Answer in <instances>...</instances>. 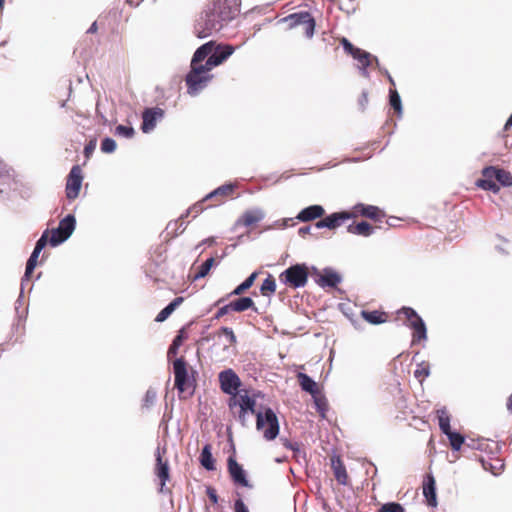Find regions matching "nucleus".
<instances>
[{"label":"nucleus","instance_id":"f257e3e1","mask_svg":"<svg viewBox=\"0 0 512 512\" xmlns=\"http://www.w3.org/2000/svg\"><path fill=\"white\" fill-rule=\"evenodd\" d=\"M219 381L221 390L225 394L231 395L228 402L230 410L239 407L238 421L242 426L247 425V415L254 414L256 416V428L259 431L263 430V437L267 441H272L279 435V421L275 412L270 407H266L264 411H256L255 400L248 394L238 393L241 381L232 369L221 371Z\"/></svg>","mask_w":512,"mask_h":512},{"label":"nucleus","instance_id":"f03ea898","mask_svg":"<svg viewBox=\"0 0 512 512\" xmlns=\"http://www.w3.org/2000/svg\"><path fill=\"white\" fill-rule=\"evenodd\" d=\"M240 4V0H213L197 20L195 35L204 39L221 31L239 14Z\"/></svg>","mask_w":512,"mask_h":512},{"label":"nucleus","instance_id":"7ed1b4c3","mask_svg":"<svg viewBox=\"0 0 512 512\" xmlns=\"http://www.w3.org/2000/svg\"><path fill=\"white\" fill-rule=\"evenodd\" d=\"M213 79L211 70L204 65H190V71L185 77L187 93L197 96Z\"/></svg>","mask_w":512,"mask_h":512},{"label":"nucleus","instance_id":"20e7f679","mask_svg":"<svg viewBox=\"0 0 512 512\" xmlns=\"http://www.w3.org/2000/svg\"><path fill=\"white\" fill-rule=\"evenodd\" d=\"M309 276V268L305 263L291 265L284 270L279 279L285 285L294 289L304 287Z\"/></svg>","mask_w":512,"mask_h":512},{"label":"nucleus","instance_id":"39448f33","mask_svg":"<svg viewBox=\"0 0 512 512\" xmlns=\"http://www.w3.org/2000/svg\"><path fill=\"white\" fill-rule=\"evenodd\" d=\"M76 228V218L73 214L66 215L60 220L58 227L50 231L49 244L57 247L70 238Z\"/></svg>","mask_w":512,"mask_h":512},{"label":"nucleus","instance_id":"423d86ee","mask_svg":"<svg viewBox=\"0 0 512 512\" xmlns=\"http://www.w3.org/2000/svg\"><path fill=\"white\" fill-rule=\"evenodd\" d=\"M397 313L406 317V326L413 330V342L427 339L426 324L413 308L404 306Z\"/></svg>","mask_w":512,"mask_h":512},{"label":"nucleus","instance_id":"0eeeda50","mask_svg":"<svg viewBox=\"0 0 512 512\" xmlns=\"http://www.w3.org/2000/svg\"><path fill=\"white\" fill-rule=\"evenodd\" d=\"M341 45H342L344 51L347 54L351 55L358 62V68H359L360 74L365 78H369L370 73L368 71V67H370V65H371L372 54L365 50H362L358 47H355L345 37H343L341 39Z\"/></svg>","mask_w":512,"mask_h":512},{"label":"nucleus","instance_id":"6e6552de","mask_svg":"<svg viewBox=\"0 0 512 512\" xmlns=\"http://www.w3.org/2000/svg\"><path fill=\"white\" fill-rule=\"evenodd\" d=\"M281 23H288V28L293 29L299 25L305 26V36L311 39L314 36L316 22L308 11H299L280 19Z\"/></svg>","mask_w":512,"mask_h":512},{"label":"nucleus","instance_id":"1a4fd4ad","mask_svg":"<svg viewBox=\"0 0 512 512\" xmlns=\"http://www.w3.org/2000/svg\"><path fill=\"white\" fill-rule=\"evenodd\" d=\"M235 51V48L229 44H219L214 46L211 55L205 61V66L212 70L214 67L221 65L227 60Z\"/></svg>","mask_w":512,"mask_h":512},{"label":"nucleus","instance_id":"9d476101","mask_svg":"<svg viewBox=\"0 0 512 512\" xmlns=\"http://www.w3.org/2000/svg\"><path fill=\"white\" fill-rule=\"evenodd\" d=\"M82 181V170L79 165H74L68 174L65 188L66 197L69 200H74L78 197Z\"/></svg>","mask_w":512,"mask_h":512},{"label":"nucleus","instance_id":"9b49d317","mask_svg":"<svg viewBox=\"0 0 512 512\" xmlns=\"http://www.w3.org/2000/svg\"><path fill=\"white\" fill-rule=\"evenodd\" d=\"M355 217V213L349 211L334 212L316 222L315 226L318 229L327 228L335 230L340 227L346 220Z\"/></svg>","mask_w":512,"mask_h":512},{"label":"nucleus","instance_id":"f8f14e48","mask_svg":"<svg viewBox=\"0 0 512 512\" xmlns=\"http://www.w3.org/2000/svg\"><path fill=\"white\" fill-rule=\"evenodd\" d=\"M155 456V474L160 480L159 492L162 494L170 493V490L165 487L166 482L169 481L170 479V469L168 460H163L160 447H157Z\"/></svg>","mask_w":512,"mask_h":512},{"label":"nucleus","instance_id":"ddd939ff","mask_svg":"<svg viewBox=\"0 0 512 512\" xmlns=\"http://www.w3.org/2000/svg\"><path fill=\"white\" fill-rule=\"evenodd\" d=\"M227 468L230 474V477L235 485L241 487L250 488L251 485L247 479L246 471L243 469L242 465H240L234 456H229L227 459Z\"/></svg>","mask_w":512,"mask_h":512},{"label":"nucleus","instance_id":"4468645a","mask_svg":"<svg viewBox=\"0 0 512 512\" xmlns=\"http://www.w3.org/2000/svg\"><path fill=\"white\" fill-rule=\"evenodd\" d=\"M164 114V110L159 107L146 108L142 113V132H152L155 129L157 122L163 119Z\"/></svg>","mask_w":512,"mask_h":512},{"label":"nucleus","instance_id":"2eb2a0df","mask_svg":"<svg viewBox=\"0 0 512 512\" xmlns=\"http://www.w3.org/2000/svg\"><path fill=\"white\" fill-rule=\"evenodd\" d=\"M175 387L179 392H184L188 383L187 364L183 357L176 358L173 362Z\"/></svg>","mask_w":512,"mask_h":512},{"label":"nucleus","instance_id":"dca6fc26","mask_svg":"<svg viewBox=\"0 0 512 512\" xmlns=\"http://www.w3.org/2000/svg\"><path fill=\"white\" fill-rule=\"evenodd\" d=\"M235 188L236 186L232 183L223 184L203 197V201L214 200L215 204L210 205V207L218 206L233 194Z\"/></svg>","mask_w":512,"mask_h":512},{"label":"nucleus","instance_id":"f3484780","mask_svg":"<svg viewBox=\"0 0 512 512\" xmlns=\"http://www.w3.org/2000/svg\"><path fill=\"white\" fill-rule=\"evenodd\" d=\"M342 280L341 274L331 267H325L322 270V276L316 278V284L321 288H335Z\"/></svg>","mask_w":512,"mask_h":512},{"label":"nucleus","instance_id":"a211bd4d","mask_svg":"<svg viewBox=\"0 0 512 512\" xmlns=\"http://www.w3.org/2000/svg\"><path fill=\"white\" fill-rule=\"evenodd\" d=\"M325 214V210L321 205L314 204L303 208L296 216V219L301 222L313 221L321 218Z\"/></svg>","mask_w":512,"mask_h":512},{"label":"nucleus","instance_id":"6ab92c4d","mask_svg":"<svg viewBox=\"0 0 512 512\" xmlns=\"http://www.w3.org/2000/svg\"><path fill=\"white\" fill-rule=\"evenodd\" d=\"M215 46V41L211 40L196 49L194 52L190 65H204V61L211 55Z\"/></svg>","mask_w":512,"mask_h":512},{"label":"nucleus","instance_id":"aec40b11","mask_svg":"<svg viewBox=\"0 0 512 512\" xmlns=\"http://www.w3.org/2000/svg\"><path fill=\"white\" fill-rule=\"evenodd\" d=\"M265 217V213L260 208H255L251 210H247L243 213V215L237 220V225H243L245 227L252 226L260 221H262Z\"/></svg>","mask_w":512,"mask_h":512},{"label":"nucleus","instance_id":"412c9836","mask_svg":"<svg viewBox=\"0 0 512 512\" xmlns=\"http://www.w3.org/2000/svg\"><path fill=\"white\" fill-rule=\"evenodd\" d=\"M352 213H355V216L361 215L372 220H379L381 216H383L381 214V210L377 206L367 205L363 203H357L353 207Z\"/></svg>","mask_w":512,"mask_h":512},{"label":"nucleus","instance_id":"4be33fe9","mask_svg":"<svg viewBox=\"0 0 512 512\" xmlns=\"http://www.w3.org/2000/svg\"><path fill=\"white\" fill-rule=\"evenodd\" d=\"M423 495L426 498L427 504L431 507L437 506L436 484L432 475L426 477L423 485Z\"/></svg>","mask_w":512,"mask_h":512},{"label":"nucleus","instance_id":"5701e85b","mask_svg":"<svg viewBox=\"0 0 512 512\" xmlns=\"http://www.w3.org/2000/svg\"><path fill=\"white\" fill-rule=\"evenodd\" d=\"M347 232L353 235L369 237L375 232V227L366 221H361L348 225Z\"/></svg>","mask_w":512,"mask_h":512},{"label":"nucleus","instance_id":"b1692460","mask_svg":"<svg viewBox=\"0 0 512 512\" xmlns=\"http://www.w3.org/2000/svg\"><path fill=\"white\" fill-rule=\"evenodd\" d=\"M331 467L333 469V473L337 482L341 485H346L348 475L343 462L338 456H333L331 458Z\"/></svg>","mask_w":512,"mask_h":512},{"label":"nucleus","instance_id":"393cba45","mask_svg":"<svg viewBox=\"0 0 512 512\" xmlns=\"http://www.w3.org/2000/svg\"><path fill=\"white\" fill-rule=\"evenodd\" d=\"M297 378L300 384V387L303 391L311 394L313 397L318 395V385L317 383L306 373L299 372L297 374Z\"/></svg>","mask_w":512,"mask_h":512},{"label":"nucleus","instance_id":"a878e982","mask_svg":"<svg viewBox=\"0 0 512 512\" xmlns=\"http://www.w3.org/2000/svg\"><path fill=\"white\" fill-rule=\"evenodd\" d=\"M230 303L231 308L233 309L234 312H243L248 309H252L253 311L258 312V309L255 306L253 299L248 296L237 298L231 301Z\"/></svg>","mask_w":512,"mask_h":512},{"label":"nucleus","instance_id":"bb28decb","mask_svg":"<svg viewBox=\"0 0 512 512\" xmlns=\"http://www.w3.org/2000/svg\"><path fill=\"white\" fill-rule=\"evenodd\" d=\"M199 461H200V464L207 471H214L216 469L215 459L213 458L210 444H206L202 448L200 456H199Z\"/></svg>","mask_w":512,"mask_h":512},{"label":"nucleus","instance_id":"cd10ccee","mask_svg":"<svg viewBox=\"0 0 512 512\" xmlns=\"http://www.w3.org/2000/svg\"><path fill=\"white\" fill-rule=\"evenodd\" d=\"M13 172L7 164L4 163L2 159H0V193L3 194L6 192L7 187L9 186L12 180Z\"/></svg>","mask_w":512,"mask_h":512},{"label":"nucleus","instance_id":"c85d7f7f","mask_svg":"<svg viewBox=\"0 0 512 512\" xmlns=\"http://www.w3.org/2000/svg\"><path fill=\"white\" fill-rule=\"evenodd\" d=\"M437 418H438L439 428L443 434L448 436V435H450V433L454 432L451 430L450 415L445 407L437 410Z\"/></svg>","mask_w":512,"mask_h":512},{"label":"nucleus","instance_id":"c756f323","mask_svg":"<svg viewBox=\"0 0 512 512\" xmlns=\"http://www.w3.org/2000/svg\"><path fill=\"white\" fill-rule=\"evenodd\" d=\"M184 218L185 216L182 214L178 220L170 221L166 226L167 235L174 238L182 234L186 229Z\"/></svg>","mask_w":512,"mask_h":512},{"label":"nucleus","instance_id":"7c9ffc66","mask_svg":"<svg viewBox=\"0 0 512 512\" xmlns=\"http://www.w3.org/2000/svg\"><path fill=\"white\" fill-rule=\"evenodd\" d=\"M361 315L368 323L373 324V325L382 324L386 321L385 313L380 312L378 310H373V311L362 310Z\"/></svg>","mask_w":512,"mask_h":512},{"label":"nucleus","instance_id":"2f4dec72","mask_svg":"<svg viewBox=\"0 0 512 512\" xmlns=\"http://www.w3.org/2000/svg\"><path fill=\"white\" fill-rule=\"evenodd\" d=\"M257 272L251 273L241 284H239L230 294L229 296H240L246 290H248L254 284L255 279L257 278Z\"/></svg>","mask_w":512,"mask_h":512},{"label":"nucleus","instance_id":"473e14b6","mask_svg":"<svg viewBox=\"0 0 512 512\" xmlns=\"http://www.w3.org/2000/svg\"><path fill=\"white\" fill-rule=\"evenodd\" d=\"M187 338V335L184 331V328H182L178 334L173 339L169 349H168V357L172 355H176L178 353L179 347L182 345L183 341Z\"/></svg>","mask_w":512,"mask_h":512},{"label":"nucleus","instance_id":"72a5a7b5","mask_svg":"<svg viewBox=\"0 0 512 512\" xmlns=\"http://www.w3.org/2000/svg\"><path fill=\"white\" fill-rule=\"evenodd\" d=\"M215 265V258L209 257L206 259L198 268V271L196 272L194 276V280H198L201 278H204L208 273L210 272L211 268Z\"/></svg>","mask_w":512,"mask_h":512},{"label":"nucleus","instance_id":"f704fd0d","mask_svg":"<svg viewBox=\"0 0 512 512\" xmlns=\"http://www.w3.org/2000/svg\"><path fill=\"white\" fill-rule=\"evenodd\" d=\"M495 180L503 187H510L512 185V175L504 169L497 168Z\"/></svg>","mask_w":512,"mask_h":512},{"label":"nucleus","instance_id":"c9c22d12","mask_svg":"<svg viewBox=\"0 0 512 512\" xmlns=\"http://www.w3.org/2000/svg\"><path fill=\"white\" fill-rule=\"evenodd\" d=\"M450 442V446L453 451H459L462 447V445L465 444V437L459 433L454 431L453 433H450V435L447 436Z\"/></svg>","mask_w":512,"mask_h":512},{"label":"nucleus","instance_id":"e433bc0d","mask_svg":"<svg viewBox=\"0 0 512 512\" xmlns=\"http://www.w3.org/2000/svg\"><path fill=\"white\" fill-rule=\"evenodd\" d=\"M389 104L398 113L402 114V101L399 93L396 90L390 89L389 91Z\"/></svg>","mask_w":512,"mask_h":512},{"label":"nucleus","instance_id":"4c0bfd02","mask_svg":"<svg viewBox=\"0 0 512 512\" xmlns=\"http://www.w3.org/2000/svg\"><path fill=\"white\" fill-rule=\"evenodd\" d=\"M276 290V281L271 276L268 275V277L262 282V285L260 287V291L263 295L273 294Z\"/></svg>","mask_w":512,"mask_h":512},{"label":"nucleus","instance_id":"58836bf2","mask_svg":"<svg viewBox=\"0 0 512 512\" xmlns=\"http://www.w3.org/2000/svg\"><path fill=\"white\" fill-rule=\"evenodd\" d=\"M429 375H430L429 363L422 361L421 363L417 364V367L414 371L415 378L422 381L423 379L427 378Z\"/></svg>","mask_w":512,"mask_h":512},{"label":"nucleus","instance_id":"ea45409f","mask_svg":"<svg viewBox=\"0 0 512 512\" xmlns=\"http://www.w3.org/2000/svg\"><path fill=\"white\" fill-rule=\"evenodd\" d=\"M476 185L477 187L483 189V190H486V191H491L493 193H498L499 190H500V187L499 185L493 181V180H481V179H478L476 181Z\"/></svg>","mask_w":512,"mask_h":512},{"label":"nucleus","instance_id":"a19ab883","mask_svg":"<svg viewBox=\"0 0 512 512\" xmlns=\"http://www.w3.org/2000/svg\"><path fill=\"white\" fill-rule=\"evenodd\" d=\"M49 233L50 230L46 229L43 231L40 238L36 241L35 247L33 249V252H36L38 254L41 253V251L46 247V245L49 243Z\"/></svg>","mask_w":512,"mask_h":512},{"label":"nucleus","instance_id":"79ce46f5","mask_svg":"<svg viewBox=\"0 0 512 512\" xmlns=\"http://www.w3.org/2000/svg\"><path fill=\"white\" fill-rule=\"evenodd\" d=\"M115 134L127 139H130L134 136L135 130L132 126L118 125L115 128Z\"/></svg>","mask_w":512,"mask_h":512},{"label":"nucleus","instance_id":"37998d69","mask_svg":"<svg viewBox=\"0 0 512 512\" xmlns=\"http://www.w3.org/2000/svg\"><path fill=\"white\" fill-rule=\"evenodd\" d=\"M117 144L113 138L105 137L101 142V151L103 153H113L116 150Z\"/></svg>","mask_w":512,"mask_h":512},{"label":"nucleus","instance_id":"c03bdc74","mask_svg":"<svg viewBox=\"0 0 512 512\" xmlns=\"http://www.w3.org/2000/svg\"><path fill=\"white\" fill-rule=\"evenodd\" d=\"M379 512H405L402 504L398 502H388L381 506Z\"/></svg>","mask_w":512,"mask_h":512},{"label":"nucleus","instance_id":"a18cd8bd","mask_svg":"<svg viewBox=\"0 0 512 512\" xmlns=\"http://www.w3.org/2000/svg\"><path fill=\"white\" fill-rule=\"evenodd\" d=\"M219 336L223 334L229 344H235L237 342L236 335L234 334L232 328L229 327H221L217 333Z\"/></svg>","mask_w":512,"mask_h":512},{"label":"nucleus","instance_id":"49530a36","mask_svg":"<svg viewBox=\"0 0 512 512\" xmlns=\"http://www.w3.org/2000/svg\"><path fill=\"white\" fill-rule=\"evenodd\" d=\"M314 398V404L316 407V410L319 412L322 418L325 417V413L327 410V402L324 397H318L317 395Z\"/></svg>","mask_w":512,"mask_h":512},{"label":"nucleus","instance_id":"de8ad7c7","mask_svg":"<svg viewBox=\"0 0 512 512\" xmlns=\"http://www.w3.org/2000/svg\"><path fill=\"white\" fill-rule=\"evenodd\" d=\"M157 398V393L154 389L150 388L146 391L144 399H143V406L148 408L152 406Z\"/></svg>","mask_w":512,"mask_h":512},{"label":"nucleus","instance_id":"09e8293b","mask_svg":"<svg viewBox=\"0 0 512 512\" xmlns=\"http://www.w3.org/2000/svg\"><path fill=\"white\" fill-rule=\"evenodd\" d=\"M206 201H203V198L196 202L195 204H193L187 211L185 214H183L185 217H187L190 213H194V216L198 215L199 213H201L205 207H204V203Z\"/></svg>","mask_w":512,"mask_h":512},{"label":"nucleus","instance_id":"8fccbe9b","mask_svg":"<svg viewBox=\"0 0 512 512\" xmlns=\"http://www.w3.org/2000/svg\"><path fill=\"white\" fill-rule=\"evenodd\" d=\"M496 170L497 168L494 166H487L482 170V176L481 180H493L496 176Z\"/></svg>","mask_w":512,"mask_h":512},{"label":"nucleus","instance_id":"3c124183","mask_svg":"<svg viewBox=\"0 0 512 512\" xmlns=\"http://www.w3.org/2000/svg\"><path fill=\"white\" fill-rule=\"evenodd\" d=\"M173 313V309L167 305L164 307L156 316L155 321L156 322H163L165 321L171 314Z\"/></svg>","mask_w":512,"mask_h":512},{"label":"nucleus","instance_id":"603ef678","mask_svg":"<svg viewBox=\"0 0 512 512\" xmlns=\"http://www.w3.org/2000/svg\"><path fill=\"white\" fill-rule=\"evenodd\" d=\"M234 512H249L248 507L241 498L234 501Z\"/></svg>","mask_w":512,"mask_h":512},{"label":"nucleus","instance_id":"864d4df0","mask_svg":"<svg viewBox=\"0 0 512 512\" xmlns=\"http://www.w3.org/2000/svg\"><path fill=\"white\" fill-rule=\"evenodd\" d=\"M206 494L208 496V498L210 499V501L213 503V504H217L218 503V495H217V492L215 490V488L211 487V486H207L206 487Z\"/></svg>","mask_w":512,"mask_h":512},{"label":"nucleus","instance_id":"5fc2aeb1","mask_svg":"<svg viewBox=\"0 0 512 512\" xmlns=\"http://www.w3.org/2000/svg\"><path fill=\"white\" fill-rule=\"evenodd\" d=\"M39 255L40 254L32 251L30 257L28 258V260L26 262V266L29 267V270L30 269L35 270V267L37 265V260H38Z\"/></svg>","mask_w":512,"mask_h":512},{"label":"nucleus","instance_id":"6e6d98bb","mask_svg":"<svg viewBox=\"0 0 512 512\" xmlns=\"http://www.w3.org/2000/svg\"><path fill=\"white\" fill-rule=\"evenodd\" d=\"M233 311V309L231 308V303L229 302L228 304L222 306L221 308H219V310L217 311V313L215 314V319H219L221 317H223L224 315L228 314L229 312Z\"/></svg>","mask_w":512,"mask_h":512},{"label":"nucleus","instance_id":"4d7b16f0","mask_svg":"<svg viewBox=\"0 0 512 512\" xmlns=\"http://www.w3.org/2000/svg\"><path fill=\"white\" fill-rule=\"evenodd\" d=\"M305 452H303L300 448V444L293 450V457L296 459L297 462H301L302 460L305 461Z\"/></svg>","mask_w":512,"mask_h":512},{"label":"nucleus","instance_id":"13d9d810","mask_svg":"<svg viewBox=\"0 0 512 512\" xmlns=\"http://www.w3.org/2000/svg\"><path fill=\"white\" fill-rule=\"evenodd\" d=\"M96 147L95 141H90L88 144L84 147V155L86 158H89L91 154L93 153L94 149Z\"/></svg>","mask_w":512,"mask_h":512},{"label":"nucleus","instance_id":"bf43d9fd","mask_svg":"<svg viewBox=\"0 0 512 512\" xmlns=\"http://www.w3.org/2000/svg\"><path fill=\"white\" fill-rule=\"evenodd\" d=\"M280 441L282 442V445H283L285 448H287V449H289V450H292V451H293V450H294V449L299 445V443H298V442H292V441H290L289 439H287V438H283V437H282V438H280Z\"/></svg>","mask_w":512,"mask_h":512},{"label":"nucleus","instance_id":"052dcab7","mask_svg":"<svg viewBox=\"0 0 512 512\" xmlns=\"http://www.w3.org/2000/svg\"><path fill=\"white\" fill-rule=\"evenodd\" d=\"M216 244V238L215 237H208L204 240H202L196 247L195 249H199L201 248L202 246H212Z\"/></svg>","mask_w":512,"mask_h":512},{"label":"nucleus","instance_id":"680f3d73","mask_svg":"<svg viewBox=\"0 0 512 512\" xmlns=\"http://www.w3.org/2000/svg\"><path fill=\"white\" fill-rule=\"evenodd\" d=\"M292 221H293V218H284V219H281V220H277L274 223V226L278 227V228H281V229H284V228H286L289 225V222H292Z\"/></svg>","mask_w":512,"mask_h":512},{"label":"nucleus","instance_id":"e2e57ef3","mask_svg":"<svg viewBox=\"0 0 512 512\" xmlns=\"http://www.w3.org/2000/svg\"><path fill=\"white\" fill-rule=\"evenodd\" d=\"M359 106L362 108V110L365 109L367 103H368V93L366 91H363L359 100H358Z\"/></svg>","mask_w":512,"mask_h":512},{"label":"nucleus","instance_id":"0e129e2a","mask_svg":"<svg viewBox=\"0 0 512 512\" xmlns=\"http://www.w3.org/2000/svg\"><path fill=\"white\" fill-rule=\"evenodd\" d=\"M33 272H34L33 269L29 270V267H27V266L25 267V272H24V275H23V277L21 279V286L22 287L24 286L25 282H28L30 280V277H31Z\"/></svg>","mask_w":512,"mask_h":512},{"label":"nucleus","instance_id":"69168bd1","mask_svg":"<svg viewBox=\"0 0 512 512\" xmlns=\"http://www.w3.org/2000/svg\"><path fill=\"white\" fill-rule=\"evenodd\" d=\"M184 301L183 297H176L168 305L173 311Z\"/></svg>","mask_w":512,"mask_h":512},{"label":"nucleus","instance_id":"338daca9","mask_svg":"<svg viewBox=\"0 0 512 512\" xmlns=\"http://www.w3.org/2000/svg\"><path fill=\"white\" fill-rule=\"evenodd\" d=\"M184 301L183 297H176L168 305L173 311Z\"/></svg>","mask_w":512,"mask_h":512},{"label":"nucleus","instance_id":"774afa93","mask_svg":"<svg viewBox=\"0 0 512 512\" xmlns=\"http://www.w3.org/2000/svg\"><path fill=\"white\" fill-rule=\"evenodd\" d=\"M310 274L313 280L316 282V278L322 276V271H320L317 267L312 266L310 269Z\"/></svg>","mask_w":512,"mask_h":512}]
</instances>
